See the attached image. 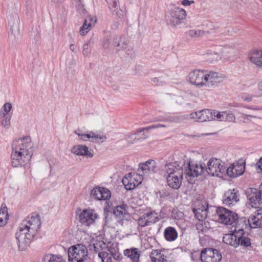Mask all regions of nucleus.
<instances>
[{
	"mask_svg": "<svg viewBox=\"0 0 262 262\" xmlns=\"http://www.w3.org/2000/svg\"><path fill=\"white\" fill-rule=\"evenodd\" d=\"M40 224L39 216L38 214L29 216L22 222L15 234L20 250L24 251L30 246Z\"/></svg>",
	"mask_w": 262,
	"mask_h": 262,
	"instance_id": "1",
	"label": "nucleus"
},
{
	"mask_svg": "<svg viewBox=\"0 0 262 262\" xmlns=\"http://www.w3.org/2000/svg\"><path fill=\"white\" fill-rule=\"evenodd\" d=\"M30 137H25L14 141L12 143L11 164L14 167L24 166L31 160L33 151Z\"/></svg>",
	"mask_w": 262,
	"mask_h": 262,
	"instance_id": "2",
	"label": "nucleus"
},
{
	"mask_svg": "<svg viewBox=\"0 0 262 262\" xmlns=\"http://www.w3.org/2000/svg\"><path fill=\"white\" fill-rule=\"evenodd\" d=\"M68 262H85L88 258L86 247L81 244L71 246L68 250Z\"/></svg>",
	"mask_w": 262,
	"mask_h": 262,
	"instance_id": "3",
	"label": "nucleus"
},
{
	"mask_svg": "<svg viewBox=\"0 0 262 262\" xmlns=\"http://www.w3.org/2000/svg\"><path fill=\"white\" fill-rule=\"evenodd\" d=\"M186 16V13L184 9L172 6L165 13V20L168 25L176 27L180 25Z\"/></svg>",
	"mask_w": 262,
	"mask_h": 262,
	"instance_id": "4",
	"label": "nucleus"
},
{
	"mask_svg": "<svg viewBox=\"0 0 262 262\" xmlns=\"http://www.w3.org/2000/svg\"><path fill=\"white\" fill-rule=\"evenodd\" d=\"M216 213L222 223L227 225H232L235 227L236 225L239 227V217L236 212L223 207H218L216 210Z\"/></svg>",
	"mask_w": 262,
	"mask_h": 262,
	"instance_id": "5",
	"label": "nucleus"
},
{
	"mask_svg": "<svg viewBox=\"0 0 262 262\" xmlns=\"http://www.w3.org/2000/svg\"><path fill=\"white\" fill-rule=\"evenodd\" d=\"M207 168L205 167V173L212 176L221 177L226 171V167L224 166L221 160L216 158H211L208 162Z\"/></svg>",
	"mask_w": 262,
	"mask_h": 262,
	"instance_id": "6",
	"label": "nucleus"
},
{
	"mask_svg": "<svg viewBox=\"0 0 262 262\" xmlns=\"http://www.w3.org/2000/svg\"><path fill=\"white\" fill-rule=\"evenodd\" d=\"M186 176V178H194L199 175L205 174V167L202 164H198L192 162L188 161L187 165L183 168V173Z\"/></svg>",
	"mask_w": 262,
	"mask_h": 262,
	"instance_id": "7",
	"label": "nucleus"
},
{
	"mask_svg": "<svg viewBox=\"0 0 262 262\" xmlns=\"http://www.w3.org/2000/svg\"><path fill=\"white\" fill-rule=\"evenodd\" d=\"M201 259L202 262H220L222 259V255L216 249L205 248L201 251Z\"/></svg>",
	"mask_w": 262,
	"mask_h": 262,
	"instance_id": "8",
	"label": "nucleus"
},
{
	"mask_svg": "<svg viewBox=\"0 0 262 262\" xmlns=\"http://www.w3.org/2000/svg\"><path fill=\"white\" fill-rule=\"evenodd\" d=\"M142 173H128L127 176H125L122 183L127 190H132L138 186L142 182Z\"/></svg>",
	"mask_w": 262,
	"mask_h": 262,
	"instance_id": "9",
	"label": "nucleus"
},
{
	"mask_svg": "<svg viewBox=\"0 0 262 262\" xmlns=\"http://www.w3.org/2000/svg\"><path fill=\"white\" fill-rule=\"evenodd\" d=\"M226 79V76L219 72L212 71H205V83L207 85H214L223 82Z\"/></svg>",
	"mask_w": 262,
	"mask_h": 262,
	"instance_id": "10",
	"label": "nucleus"
},
{
	"mask_svg": "<svg viewBox=\"0 0 262 262\" xmlns=\"http://www.w3.org/2000/svg\"><path fill=\"white\" fill-rule=\"evenodd\" d=\"M159 220L157 213L155 211H150L145 213L141 216L138 220V223L139 226L144 227L154 224Z\"/></svg>",
	"mask_w": 262,
	"mask_h": 262,
	"instance_id": "11",
	"label": "nucleus"
},
{
	"mask_svg": "<svg viewBox=\"0 0 262 262\" xmlns=\"http://www.w3.org/2000/svg\"><path fill=\"white\" fill-rule=\"evenodd\" d=\"M205 71L195 70L191 71L188 74V78L191 83L202 87L205 85Z\"/></svg>",
	"mask_w": 262,
	"mask_h": 262,
	"instance_id": "12",
	"label": "nucleus"
},
{
	"mask_svg": "<svg viewBox=\"0 0 262 262\" xmlns=\"http://www.w3.org/2000/svg\"><path fill=\"white\" fill-rule=\"evenodd\" d=\"M247 197L252 207L258 208L259 206H262V193L260 188L259 190L250 188Z\"/></svg>",
	"mask_w": 262,
	"mask_h": 262,
	"instance_id": "13",
	"label": "nucleus"
},
{
	"mask_svg": "<svg viewBox=\"0 0 262 262\" xmlns=\"http://www.w3.org/2000/svg\"><path fill=\"white\" fill-rule=\"evenodd\" d=\"M157 163L154 160H149L144 163H140L139 165L138 172L142 174L149 175L158 171Z\"/></svg>",
	"mask_w": 262,
	"mask_h": 262,
	"instance_id": "14",
	"label": "nucleus"
},
{
	"mask_svg": "<svg viewBox=\"0 0 262 262\" xmlns=\"http://www.w3.org/2000/svg\"><path fill=\"white\" fill-rule=\"evenodd\" d=\"M79 217L82 224L89 226L94 223L97 218V214L93 210L85 209L79 214Z\"/></svg>",
	"mask_w": 262,
	"mask_h": 262,
	"instance_id": "15",
	"label": "nucleus"
},
{
	"mask_svg": "<svg viewBox=\"0 0 262 262\" xmlns=\"http://www.w3.org/2000/svg\"><path fill=\"white\" fill-rule=\"evenodd\" d=\"M245 170V163L242 162H234L227 169L226 168V172L227 175L231 178H236L242 175Z\"/></svg>",
	"mask_w": 262,
	"mask_h": 262,
	"instance_id": "16",
	"label": "nucleus"
},
{
	"mask_svg": "<svg viewBox=\"0 0 262 262\" xmlns=\"http://www.w3.org/2000/svg\"><path fill=\"white\" fill-rule=\"evenodd\" d=\"M239 201V193L234 189L225 192L223 199V204L228 207L234 205Z\"/></svg>",
	"mask_w": 262,
	"mask_h": 262,
	"instance_id": "17",
	"label": "nucleus"
},
{
	"mask_svg": "<svg viewBox=\"0 0 262 262\" xmlns=\"http://www.w3.org/2000/svg\"><path fill=\"white\" fill-rule=\"evenodd\" d=\"M190 117L199 122L210 121L215 118L212 115V112L207 109L193 112L190 114Z\"/></svg>",
	"mask_w": 262,
	"mask_h": 262,
	"instance_id": "18",
	"label": "nucleus"
},
{
	"mask_svg": "<svg viewBox=\"0 0 262 262\" xmlns=\"http://www.w3.org/2000/svg\"><path fill=\"white\" fill-rule=\"evenodd\" d=\"M111 196V191L105 188L96 187L91 192V196L97 200H108Z\"/></svg>",
	"mask_w": 262,
	"mask_h": 262,
	"instance_id": "19",
	"label": "nucleus"
},
{
	"mask_svg": "<svg viewBox=\"0 0 262 262\" xmlns=\"http://www.w3.org/2000/svg\"><path fill=\"white\" fill-rule=\"evenodd\" d=\"M218 30V27L213 25H211L209 30L205 31L200 29H190L186 32L187 36L191 38H195L202 37L206 34H209L215 32Z\"/></svg>",
	"mask_w": 262,
	"mask_h": 262,
	"instance_id": "20",
	"label": "nucleus"
},
{
	"mask_svg": "<svg viewBox=\"0 0 262 262\" xmlns=\"http://www.w3.org/2000/svg\"><path fill=\"white\" fill-rule=\"evenodd\" d=\"M19 21V19L17 15H15L9 20V25L10 26L9 38L11 40L18 38L20 36L18 27Z\"/></svg>",
	"mask_w": 262,
	"mask_h": 262,
	"instance_id": "21",
	"label": "nucleus"
},
{
	"mask_svg": "<svg viewBox=\"0 0 262 262\" xmlns=\"http://www.w3.org/2000/svg\"><path fill=\"white\" fill-rule=\"evenodd\" d=\"M183 163L174 161L171 162H167L165 164L163 170L168 174L172 175L183 171Z\"/></svg>",
	"mask_w": 262,
	"mask_h": 262,
	"instance_id": "22",
	"label": "nucleus"
},
{
	"mask_svg": "<svg viewBox=\"0 0 262 262\" xmlns=\"http://www.w3.org/2000/svg\"><path fill=\"white\" fill-rule=\"evenodd\" d=\"M239 228L238 225H236L234 232L232 233L225 234L223 238V241L226 244L231 245L233 247H238V230Z\"/></svg>",
	"mask_w": 262,
	"mask_h": 262,
	"instance_id": "23",
	"label": "nucleus"
},
{
	"mask_svg": "<svg viewBox=\"0 0 262 262\" xmlns=\"http://www.w3.org/2000/svg\"><path fill=\"white\" fill-rule=\"evenodd\" d=\"M183 171L172 175H167L166 179L168 186L174 189H178L182 183Z\"/></svg>",
	"mask_w": 262,
	"mask_h": 262,
	"instance_id": "24",
	"label": "nucleus"
},
{
	"mask_svg": "<svg viewBox=\"0 0 262 262\" xmlns=\"http://www.w3.org/2000/svg\"><path fill=\"white\" fill-rule=\"evenodd\" d=\"M248 221L250 227L252 228L262 227V209L256 210L254 214L250 216Z\"/></svg>",
	"mask_w": 262,
	"mask_h": 262,
	"instance_id": "25",
	"label": "nucleus"
},
{
	"mask_svg": "<svg viewBox=\"0 0 262 262\" xmlns=\"http://www.w3.org/2000/svg\"><path fill=\"white\" fill-rule=\"evenodd\" d=\"M161 127H166V125L164 124H158L157 125L149 126L146 127L138 128L134 133L128 135L126 136V139L128 143H129V144H133L135 142V140H136V136L138 134L142 133L145 130L148 131L151 129L157 128Z\"/></svg>",
	"mask_w": 262,
	"mask_h": 262,
	"instance_id": "26",
	"label": "nucleus"
},
{
	"mask_svg": "<svg viewBox=\"0 0 262 262\" xmlns=\"http://www.w3.org/2000/svg\"><path fill=\"white\" fill-rule=\"evenodd\" d=\"M71 152L77 156H86L92 158L93 154L89 150L87 146L82 145L73 146L71 148Z\"/></svg>",
	"mask_w": 262,
	"mask_h": 262,
	"instance_id": "27",
	"label": "nucleus"
},
{
	"mask_svg": "<svg viewBox=\"0 0 262 262\" xmlns=\"http://www.w3.org/2000/svg\"><path fill=\"white\" fill-rule=\"evenodd\" d=\"M208 204L204 203V204H201L199 207L193 209V212L196 219L199 221L203 222L204 221L207 216L208 212Z\"/></svg>",
	"mask_w": 262,
	"mask_h": 262,
	"instance_id": "28",
	"label": "nucleus"
},
{
	"mask_svg": "<svg viewBox=\"0 0 262 262\" xmlns=\"http://www.w3.org/2000/svg\"><path fill=\"white\" fill-rule=\"evenodd\" d=\"M112 46L117 52L121 50H125L128 48L127 41L123 40L120 36H116L111 39Z\"/></svg>",
	"mask_w": 262,
	"mask_h": 262,
	"instance_id": "29",
	"label": "nucleus"
},
{
	"mask_svg": "<svg viewBox=\"0 0 262 262\" xmlns=\"http://www.w3.org/2000/svg\"><path fill=\"white\" fill-rule=\"evenodd\" d=\"M108 254L111 255L114 260L121 261L123 259V256L119 251L118 243H113L110 246L106 247Z\"/></svg>",
	"mask_w": 262,
	"mask_h": 262,
	"instance_id": "30",
	"label": "nucleus"
},
{
	"mask_svg": "<svg viewBox=\"0 0 262 262\" xmlns=\"http://www.w3.org/2000/svg\"><path fill=\"white\" fill-rule=\"evenodd\" d=\"M127 205L122 204L114 208L113 214L118 222L123 221L126 215H127Z\"/></svg>",
	"mask_w": 262,
	"mask_h": 262,
	"instance_id": "31",
	"label": "nucleus"
},
{
	"mask_svg": "<svg viewBox=\"0 0 262 262\" xmlns=\"http://www.w3.org/2000/svg\"><path fill=\"white\" fill-rule=\"evenodd\" d=\"M238 246H241L247 249L251 247V239L250 238L244 236V229L242 227L238 229Z\"/></svg>",
	"mask_w": 262,
	"mask_h": 262,
	"instance_id": "32",
	"label": "nucleus"
},
{
	"mask_svg": "<svg viewBox=\"0 0 262 262\" xmlns=\"http://www.w3.org/2000/svg\"><path fill=\"white\" fill-rule=\"evenodd\" d=\"M141 252L135 248L126 249L124 250V255L129 258L132 262H139Z\"/></svg>",
	"mask_w": 262,
	"mask_h": 262,
	"instance_id": "33",
	"label": "nucleus"
},
{
	"mask_svg": "<svg viewBox=\"0 0 262 262\" xmlns=\"http://www.w3.org/2000/svg\"><path fill=\"white\" fill-rule=\"evenodd\" d=\"M249 59L257 67L262 68V50L253 51L251 54Z\"/></svg>",
	"mask_w": 262,
	"mask_h": 262,
	"instance_id": "34",
	"label": "nucleus"
},
{
	"mask_svg": "<svg viewBox=\"0 0 262 262\" xmlns=\"http://www.w3.org/2000/svg\"><path fill=\"white\" fill-rule=\"evenodd\" d=\"M160 250H152L150 254V258L152 262H167L166 256Z\"/></svg>",
	"mask_w": 262,
	"mask_h": 262,
	"instance_id": "35",
	"label": "nucleus"
},
{
	"mask_svg": "<svg viewBox=\"0 0 262 262\" xmlns=\"http://www.w3.org/2000/svg\"><path fill=\"white\" fill-rule=\"evenodd\" d=\"M74 133L77 135L79 137V139L82 141H87L89 139H106V137L105 136H102L100 135H96L95 133L91 132L89 134H82L79 133L78 130H75Z\"/></svg>",
	"mask_w": 262,
	"mask_h": 262,
	"instance_id": "36",
	"label": "nucleus"
},
{
	"mask_svg": "<svg viewBox=\"0 0 262 262\" xmlns=\"http://www.w3.org/2000/svg\"><path fill=\"white\" fill-rule=\"evenodd\" d=\"M242 118L244 122L250 121H256L258 119H262V117L256 114L254 112L244 111L241 113Z\"/></svg>",
	"mask_w": 262,
	"mask_h": 262,
	"instance_id": "37",
	"label": "nucleus"
},
{
	"mask_svg": "<svg viewBox=\"0 0 262 262\" xmlns=\"http://www.w3.org/2000/svg\"><path fill=\"white\" fill-rule=\"evenodd\" d=\"M9 215L6 205L3 204L0 208V227H3L7 224Z\"/></svg>",
	"mask_w": 262,
	"mask_h": 262,
	"instance_id": "38",
	"label": "nucleus"
},
{
	"mask_svg": "<svg viewBox=\"0 0 262 262\" xmlns=\"http://www.w3.org/2000/svg\"><path fill=\"white\" fill-rule=\"evenodd\" d=\"M164 236L167 241H173L177 238L178 234L174 228L168 227L164 231Z\"/></svg>",
	"mask_w": 262,
	"mask_h": 262,
	"instance_id": "39",
	"label": "nucleus"
},
{
	"mask_svg": "<svg viewBox=\"0 0 262 262\" xmlns=\"http://www.w3.org/2000/svg\"><path fill=\"white\" fill-rule=\"evenodd\" d=\"M44 259L46 262H66L61 256L57 255L49 254Z\"/></svg>",
	"mask_w": 262,
	"mask_h": 262,
	"instance_id": "40",
	"label": "nucleus"
},
{
	"mask_svg": "<svg viewBox=\"0 0 262 262\" xmlns=\"http://www.w3.org/2000/svg\"><path fill=\"white\" fill-rule=\"evenodd\" d=\"M221 58L220 54L213 52L206 55V59L210 62L216 61Z\"/></svg>",
	"mask_w": 262,
	"mask_h": 262,
	"instance_id": "41",
	"label": "nucleus"
},
{
	"mask_svg": "<svg viewBox=\"0 0 262 262\" xmlns=\"http://www.w3.org/2000/svg\"><path fill=\"white\" fill-rule=\"evenodd\" d=\"M92 23L84 21L83 25L80 27L79 32L81 35H85L91 29Z\"/></svg>",
	"mask_w": 262,
	"mask_h": 262,
	"instance_id": "42",
	"label": "nucleus"
},
{
	"mask_svg": "<svg viewBox=\"0 0 262 262\" xmlns=\"http://www.w3.org/2000/svg\"><path fill=\"white\" fill-rule=\"evenodd\" d=\"M98 256L101 258L102 262H113V257L105 251H102L98 253Z\"/></svg>",
	"mask_w": 262,
	"mask_h": 262,
	"instance_id": "43",
	"label": "nucleus"
},
{
	"mask_svg": "<svg viewBox=\"0 0 262 262\" xmlns=\"http://www.w3.org/2000/svg\"><path fill=\"white\" fill-rule=\"evenodd\" d=\"M91 41H88L83 45L82 47V54L84 57L88 56L90 54L91 51Z\"/></svg>",
	"mask_w": 262,
	"mask_h": 262,
	"instance_id": "44",
	"label": "nucleus"
},
{
	"mask_svg": "<svg viewBox=\"0 0 262 262\" xmlns=\"http://www.w3.org/2000/svg\"><path fill=\"white\" fill-rule=\"evenodd\" d=\"M196 227L198 230H200L202 232L206 231L210 228L209 223L208 222H205L204 223L198 224L196 225Z\"/></svg>",
	"mask_w": 262,
	"mask_h": 262,
	"instance_id": "45",
	"label": "nucleus"
},
{
	"mask_svg": "<svg viewBox=\"0 0 262 262\" xmlns=\"http://www.w3.org/2000/svg\"><path fill=\"white\" fill-rule=\"evenodd\" d=\"M212 115L213 117H215L214 119H213L212 120H217L219 121H223L225 119V116L226 115V112H214L212 113Z\"/></svg>",
	"mask_w": 262,
	"mask_h": 262,
	"instance_id": "46",
	"label": "nucleus"
},
{
	"mask_svg": "<svg viewBox=\"0 0 262 262\" xmlns=\"http://www.w3.org/2000/svg\"><path fill=\"white\" fill-rule=\"evenodd\" d=\"M11 116H7L2 120V124L5 128H9L10 126Z\"/></svg>",
	"mask_w": 262,
	"mask_h": 262,
	"instance_id": "47",
	"label": "nucleus"
},
{
	"mask_svg": "<svg viewBox=\"0 0 262 262\" xmlns=\"http://www.w3.org/2000/svg\"><path fill=\"white\" fill-rule=\"evenodd\" d=\"M105 246V243L102 241L96 242V243L94 244V245H93L94 250L96 252H97L99 250V247L101 249H102V246Z\"/></svg>",
	"mask_w": 262,
	"mask_h": 262,
	"instance_id": "48",
	"label": "nucleus"
},
{
	"mask_svg": "<svg viewBox=\"0 0 262 262\" xmlns=\"http://www.w3.org/2000/svg\"><path fill=\"white\" fill-rule=\"evenodd\" d=\"M85 20L88 23H91L92 26L95 25V24L97 22V18L95 16H88L85 19Z\"/></svg>",
	"mask_w": 262,
	"mask_h": 262,
	"instance_id": "49",
	"label": "nucleus"
},
{
	"mask_svg": "<svg viewBox=\"0 0 262 262\" xmlns=\"http://www.w3.org/2000/svg\"><path fill=\"white\" fill-rule=\"evenodd\" d=\"M12 109V105L10 103H6L3 106L2 110L4 112H6L7 114L11 111Z\"/></svg>",
	"mask_w": 262,
	"mask_h": 262,
	"instance_id": "50",
	"label": "nucleus"
},
{
	"mask_svg": "<svg viewBox=\"0 0 262 262\" xmlns=\"http://www.w3.org/2000/svg\"><path fill=\"white\" fill-rule=\"evenodd\" d=\"M119 3V1H110V3H108V6L110 9L114 11L113 9H115L117 7L118 4Z\"/></svg>",
	"mask_w": 262,
	"mask_h": 262,
	"instance_id": "51",
	"label": "nucleus"
},
{
	"mask_svg": "<svg viewBox=\"0 0 262 262\" xmlns=\"http://www.w3.org/2000/svg\"><path fill=\"white\" fill-rule=\"evenodd\" d=\"M256 166L258 172H262V157L257 162Z\"/></svg>",
	"mask_w": 262,
	"mask_h": 262,
	"instance_id": "52",
	"label": "nucleus"
},
{
	"mask_svg": "<svg viewBox=\"0 0 262 262\" xmlns=\"http://www.w3.org/2000/svg\"><path fill=\"white\" fill-rule=\"evenodd\" d=\"M126 53L129 56H133L134 55V51L133 50V48L131 47H129L128 46V48L125 50Z\"/></svg>",
	"mask_w": 262,
	"mask_h": 262,
	"instance_id": "53",
	"label": "nucleus"
},
{
	"mask_svg": "<svg viewBox=\"0 0 262 262\" xmlns=\"http://www.w3.org/2000/svg\"><path fill=\"white\" fill-rule=\"evenodd\" d=\"M113 39V37L107 39L106 40H105L103 42V46L105 48H108L110 46H112V44L111 43V39Z\"/></svg>",
	"mask_w": 262,
	"mask_h": 262,
	"instance_id": "54",
	"label": "nucleus"
},
{
	"mask_svg": "<svg viewBox=\"0 0 262 262\" xmlns=\"http://www.w3.org/2000/svg\"><path fill=\"white\" fill-rule=\"evenodd\" d=\"M70 49L73 53H76L77 52V49H76V46L74 43L70 45Z\"/></svg>",
	"mask_w": 262,
	"mask_h": 262,
	"instance_id": "55",
	"label": "nucleus"
},
{
	"mask_svg": "<svg viewBox=\"0 0 262 262\" xmlns=\"http://www.w3.org/2000/svg\"><path fill=\"white\" fill-rule=\"evenodd\" d=\"M194 1H182V4L183 6H189Z\"/></svg>",
	"mask_w": 262,
	"mask_h": 262,
	"instance_id": "56",
	"label": "nucleus"
},
{
	"mask_svg": "<svg viewBox=\"0 0 262 262\" xmlns=\"http://www.w3.org/2000/svg\"><path fill=\"white\" fill-rule=\"evenodd\" d=\"M7 113L5 112H4L3 110H1V113H0V117L1 118H4L5 117H7L8 115H7Z\"/></svg>",
	"mask_w": 262,
	"mask_h": 262,
	"instance_id": "57",
	"label": "nucleus"
},
{
	"mask_svg": "<svg viewBox=\"0 0 262 262\" xmlns=\"http://www.w3.org/2000/svg\"><path fill=\"white\" fill-rule=\"evenodd\" d=\"M225 117H228V119H229L230 120H232L234 119V117L232 114H227L226 113V115H225Z\"/></svg>",
	"mask_w": 262,
	"mask_h": 262,
	"instance_id": "58",
	"label": "nucleus"
},
{
	"mask_svg": "<svg viewBox=\"0 0 262 262\" xmlns=\"http://www.w3.org/2000/svg\"><path fill=\"white\" fill-rule=\"evenodd\" d=\"M243 99L245 101H251L252 100V97L251 96H247L246 97H243Z\"/></svg>",
	"mask_w": 262,
	"mask_h": 262,
	"instance_id": "59",
	"label": "nucleus"
},
{
	"mask_svg": "<svg viewBox=\"0 0 262 262\" xmlns=\"http://www.w3.org/2000/svg\"><path fill=\"white\" fill-rule=\"evenodd\" d=\"M248 110H252V111H259L262 110V107H248L247 108Z\"/></svg>",
	"mask_w": 262,
	"mask_h": 262,
	"instance_id": "60",
	"label": "nucleus"
},
{
	"mask_svg": "<svg viewBox=\"0 0 262 262\" xmlns=\"http://www.w3.org/2000/svg\"><path fill=\"white\" fill-rule=\"evenodd\" d=\"M180 120V118L179 117H172L171 119V121L174 122H178Z\"/></svg>",
	"mask_w": 262,
	"mask_h": 262,
	"instance_id": "61",
	"label": "nucleus"
},
{
	"mask_svg": "<svg viewBox=\"0 0 262 262\" xmlns=\"http://www.w3.org/2000/svg\"><path fill=\"white\" fill-rule=\"evenodd\" d=\"M258 87L259 90L262 91V80L258 83Z\"/></svg>",
	"mask_w": 262,
	"mask_h": 262,
	"instance_id": "62",
	"label": "nucleus"
},
{
	"mask_svg": "<svg viewBox=\"0 0 262 262\" xmlns=\"http://www.w3.org/2000/svg\"><path fill=\"white\" fill-rule=\"evenodd\" d=\"M78 5L77 6L79 7L78 9H80V8H82L83 6L82 5L81 1H78Z\"/></svg>",
	"mask_w": 262,
	"mask_h": 262,
	"instance_id": "63",
	"label": "nucleus"
},
{
	"mask_svg": "<svg viewBox=\"0 0 262 262\" xmlns=\"http://www.w3.org/2000/svg\"><path fill=\"white\" fill-rule=\"evenodd\" d=\"M153 82L155 83H157L158 82V79H157L156 78H155L154 79H153Z\"/></svg>",
	"mask_w": 262,
	"mask_h": 262,
	"instance_id": "64",
	"label": "nucleus"
}]
</instances>
